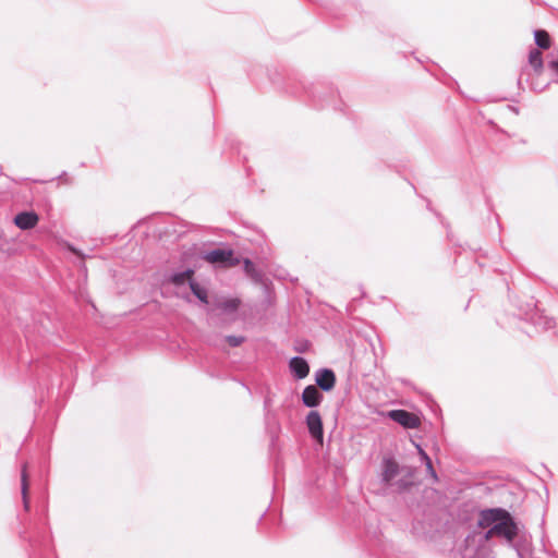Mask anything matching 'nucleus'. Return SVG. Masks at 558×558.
Returning a JSON list of instances; mask_svg holds the SVG:
<instances>
[{"instance_id":"obj_10","label":"nucleus","mask_w":558,"mask_h":558,"mask_svg":"<svg viewBox=\"0 0 558 558\" xmlns=\"http://www.w3.org/2000/svg\"><path fill=\"white\" fill-rule=\"evenodd\" d=\"M38 219L35 211H21L14 217V223L21 230H29L37 225Z\"/></svg>"},{"instance_id":"obj_21","label":"nucleus","mask_w":558,"mask_h":558,"mask_svg":"<svg viewBox=\"0 0 558 558\" xmlns=\"http://www.w3.org/2000/svg\"><path fill=\"white\" fill-rule=\"evenodd\" d=\"M547 68L557 77V82H558V58H553V59L548 60Z\"/></svg>"},{"instance_id":"obj_19","label":"nucleus","mask_w":558,"mask_h":558,"mask_svg":"<svg viewBox=\"0 0 558 558\" xmlns=\"http://www.w3.org/2000/svg\"><path fill=\"white\" fill-rule=\"evenodd\" d=\"M240 305V300L238 299H228L221 303V307L226 312H234L238 310Z\"/></svg>"},{"instance_id":"obj_22","label":"nucleus","mask_w":558,"mask_h":558,"mask_svg":"<svg viewBox=\"0 0 558 558\" xmlns=\"http://www.w3.org/2000/svg\"><path fill=\"white\" fill-rule=\"evenodd\" d=\"M425 466H426V471L427 473L430 475V477L433 478L434 482H438V476H437V473L433 466V462H427L425 463Z\"/></svg>"},{"instance_id":"obj_3","label":"nucleus","mask_w":558,"mask_h":558,"mask_svg":"<svg viewBox=\"0 0 558 558\" xmlns=\"http://www.w3.org/2000/svg\"><path fill=\"white\" fill-rule=\"evenodd\" d=\"M493 532H495L497 536H502L509 542L514 539L518 533V529L515 522L508 511L506 515H502V519H500L497 524L493 525Z\"/></svg>"},{"instance_id":"obj_1","label":"nucleus","mask_w":558,"mask_h":558,"mask_svg":"<svg viewBox=\"0 0 558 558\" xmlns=\"http://www.w3.org/2000/svg\"><path fill=\"white\" fill-rule=\"evenodd\" d=\"M300 85L302 92L311 98L313 106L325 108L332 105L335 109H338L336 104L337 92L331 85L323 83L305 84L304 82H300Z\"/></svg>"},{"instance_id":"obj_2","label":"nucleus","mask_w":558,"mask_h":558,"mask_svg":"<svg viewBox=\"0 0 558 558\" xmlns=\"http://www.w3.org/2000/svg\"><path fill=\"white\" fill-rule=\"evenodd\" d=\"M204 258L210 264L222 266H235L239 264V258L234 256L233 251L230 248H215L208 251L205 253Z\"/></svg>"},{"instance_id":"obj_24","label":"nucleus","mask_w":558,"mask_h":558,"mask_svg":"<svg viewBox=\"0 0 558 558\" xmlns=\"http://www.w3.org/2000/svg\"><path fill=\"white\" fill-rule=\"evenodd\" d=\"M396 485H397L399 490H405V489H408L410 487L411 483L408 482L407 480L401 478V480L396 482Z\"/></svg>"},{"instance_id":"obj_4","label":"nucleus","mask_w":558,"mask_h":558,"mask_svg":"<svg viewBox=\"0 0 558 558\" xmlns=\"http://www.w3.org/2000/svg\"><path fill=\"white\" fill-rule=\"evenodd\" d=\"M388 416L404 428H417L421 424L418 416L407 410L398 409L388 412Z\"/></svg>"},{"instance_id":"obj_8","label":"nucleus","mask_w":558,"mask_h":558,"mask_svg":"<svg viewBox=\"0 0 558 558\" xmlns=\"http://www.w3.org/2000/svg\"><path fill=\"white\" fill-rule=\"evenodd\" d=\"M401 469L393 458H384L381 462V483L390 485Z\"/></svg>"},{"instance_id":"obj_12","label":"nucleus","mask_w":558,"mask_h":558,"mask_svg":"<svg viewBox=\"0 0 558 558\" xmlns=\"http://www.w3.org/2000/svg\"><path fill=\"white\" fill-rule=\"evenodd\" d=\"M532 323L542 330H549L556 326L553 317H548L542 313H535L531 317Z\"/></svg>"},{"instance_id":"obj_27","label":"nucleus","mask_w":558,"mask_h":558,"mask_svg":"<svg viewBox=\"0 0 558 558\" xmlns=\"http://www.w3.org/2000/svg\"><path fill=\"white\" fill-rule=\"evenodd\" d=\"M269 404H270V399H268V398L265 399V401H264L265 409H267L269 407Z\"/></svg>"},{"instance_id":"obj_28","label":"nucleus","mask_w":558,"mask_h":558,"mask_svg":"<svg viewBox=\"0 0 558 558\" xmlns=\"http://www.w3.org/2000/svg\"><path fill=\"white\" fill-rule=\"evenodd\" d=\"M536 0H532V2H535Z\"/></svg>"},{"instance_id":"obj_14","label":"nucleus","mask_w":558,"mask_h":558,"mask_svg":"<svg viewBox=\"0 0 558 558\" xmlns=\"http://www.w3.org/2000/svg\"><path fill=\"white\" fill-rule=\"evenodd\" d=\"M21 489H22V498L25 510L29 509V500H28V478L26 473V464L23 465L22 474H21Z\"/></svg>"},{"instance_id":"obj_17","label":"nucleus","mask_w":558,"mask_h":558,"mask_svg":"<svg viewBox=\"0 0 558 558\" xmlns=\"http://www.w3.org/2000/svg\"><path fill=\"white\" fill-rule=\"evenodd\" d=\"M534 40L541 49H548L550 47V37L544 29H537L534 32Z\"/></svg>"},{"instance_id":"obj_23","label":"nucleus","mask_w":558,"mask_h":558,"mask_svg":"<svg viewBox=\"0 0 558 558\" xmlns=\"http://www.w3.org/2000/svg\"><path fill=\"white\" fill-rule=\"evenodd\" d=\"M416 448H417L418 454L421 457V460L424 462V464L432 461L429 456L426 453V451L420 445H416Z\"/></svg>"},{"instance_id":"obj_16","label":"nucleus","mask_w":558,"mask_h":558,"mask_svg":"<svg viewBox=\"0 0 558 558\" xmlns=\"http://www.w3.org/2000/svg\"><path fill=\"white\" fill-rule=\"evenodd\" d=\"M190 289L192 293L202 302V303H208V294L207 290L203 288L198 282H196L194 279L190 280Z\"/></svg>"},{"instance_id":"obj_7","label":"nucleus","mask_w":558,"mask_h":558,"mask_svg":"<svg viewBox=\"0 0 558 558\" xmlns=\"http://www.w3.org/2000/svg\"><path fill=\"white\" fill-rule=\"evenodd\" d=\"M316 387L324 391H330L336 385V375L330 368H320L315 373Z\"/></svg>"},{"instance_id":"obj_11","label":"nucleus","mask_w":558,"mask_h":558,"mask_svg":"<svg viewBox=\"0 0 558 558\" xmlns=\"http://www.w3.org/2000/svg\"><path fill=\"white\" fill-rule=\"evenodd\" d=\"M289 368L296 379H303L310 373V365L302 356H293L289 362Z\"/></svg>"},{"instance_id":"obj_13","label":"nucleus","mask_w":558,"mask_h":558,"mask_svg":"<svg viewBox=\"0 0 558 558\" xmlns=\"http://www.w3.org/2000/svg\"><path fill=\"white\" fill-rule=\"evenodd\" d=\"M193 275H194V270L191 269V268H187V269H185L183 271L173 272L170 276L169 281L171 283H173L174 286H181L185 281L190 282V280L193 279Z\"/></svg>"},{"instance_id":"obj_18","label":"nucleus","mask_w":558,"mask_h":558,"mask_svg":"<svg viewBox=\"0 0 558 558\" xmlns=\"http://www.w3.org/2000/svg\"><path fill=\"white\" fill-rule=\"evenodd\" d=\"M243 268H244V271L245 274L251 277L254 281H259L260 280V272L256 269V266L255 264L248 259V258H245L244 259V263H243Z\"/></svg>"},{"instance_id":"obj_6","label":"nucleus","mask_w":558,"mask_h":558,"mask_svg":"<svg viewBox=\"0 0 558 558\" xmlns=\"http://www.w3.org/2000/svg\"><path fill=\"white\" fill-rule=\"evenodd\" d=\"M507 514V510L502 508H490L482 510L480 513L478 525L481 527H488L497 524L502 519V515Z\"/></svg>"},{"instance_id":"obj_15","label":"nucleus","mask_w":558,"mask_h":558,"mask_svg":"<svg viewBox=\"0 0 558 558\" xmlns=\"http://www.w3.org/2000/svg\"><path fill=\"white\" fill-rule=\"evenodd\" d=\"M529 63L536 73H541L543 70V58L542 52L538 49H532L529 53Z\"/></svg>"},{"instance_id":"obj_5","label":"nucleus","mask_w":558,"mask_h":558,"mask_svg":"<svg viewBox=\"0 0 558 558\" xmlns=\"http://www.w3.org/2000/svg\"><path fill=\"white\" fill-rule=\"evenodd\" d=\"M305 423L312 438L319 442H323L324 427L319 412L315 410L310 411L308 414L306 415Z\"/></svg>"},{"instance_id":"obj_26","label":"nucleus","mask_w":558,"mask_h":558,"mask_svg":"<svg viewBox=\"0 0 558 558\" xmlns=\"http://www.w3.org/2000/svg\"><path fill=\"white\" fill-rule=\"evenodd\" d=\"M290 93L293 95H300V90L298 88H291Z\"/></svg>"},{"instance_id":"obj_9","label":"nucleus","mask_w":558,"mask_h":558,"mask_svg":"<svg viewBox=\"0 0 558 558\" xmlns=\"http://www.w3.org/2000/svg\"><path fill=\"white\" fill-rule=\"evenodd\" d=\"M323 399H324L323 393L314 385L306 386L303 389V392L301 396L302 403L307 408L318 407L322 403Z\"/></svg>"},{"instance_id":"obj_25","label":"nucleus","mask_w":558,"mask_h":558,"mask_svg":"<svg viewBox=\"0 0 558 558\" xmlns=\"http://www.w3.org/2000/svg\"><path fill=\"white\" fill-rule=\"evenodd\" d=\"M496 535L495 532H493V526L486 532L485 537L490 538L492 536Z\"/></svg>"},{"instance_id":"obj_20","label":"nucleus","mask_w":558,"mask_h":558,"mask_svg":"<svg viewBox=\"0 0 558 558\" xmlns=\"http://www.w3.org/2000/svg\"><path fill=\"white\" fill-rule=\"evenodd\" d=\"M226 341L228 342V344L230 347L236 348V347L241 345L245 341V338L243 336L230 335V336L226 337Z\"/></svg>"}]
</instances>
